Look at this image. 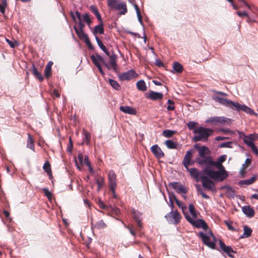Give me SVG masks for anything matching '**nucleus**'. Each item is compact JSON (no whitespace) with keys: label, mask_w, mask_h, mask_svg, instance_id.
<instances>
[{"label":"nucleus","mask_w":258,"mask_h":258,"mask_svg":"<svg viewBox=\"0 0 258 258\" xmlns=\"http://www.w3.org/2000/svg\"><path fill=\"white\" fill-rule=\"evenodd\" d=\"M196 189H197L198 192H199L201 195V196L203 197V198L206 199H210V197L204 193V192L203 191L200 185L196 184Z\"/></svg>","instance_id":"nucleus-42"},{"label":"nucleus","mask_w":258,"mask_h":258,"mask_svg":"<svg viewBox=\"0 0 258 258\" xmlns=\"http://www.w3.org/2000/svg\"><path fill=\"white\" fill-rule=\"evenodd\" d=\"M90 9L92 11V12L96 15L99 13V11H98L97 8L94 6H92L90 7Z\"/></svg>","instance_id":"nucleus-63"},{"label":"nucleus","mask_w":258,"mask_h":258,"mask_svg":"<svg viewBox=\"0 0 258 258\" xmlns=\"http://www.w3.org/2000/svg\"><path fill=\"white\" fill-rule=\"evenodd\" d=\"M212 99L216 102L220 104L233 109V106L235 102L232 101L225 98H223L217 96H213Z\"/></svg>","instance_id":"nucleus-9"},{"label":"nucleus","mask_w":258,"mask_h":258,"mask_svg":"<svg viewBox=\"0 0 258 258\" xmlns=\"http://www.w3.org/2000/svg\"><path fill=\"white\" fill-rule=\"evenodd\" d=\"M133 217L134 220L137 223L138 226L141 229L142 227V214L134 209L132 210Z\"/></svg>","instance_id":"nucleus-16"},{"label":"nucleus","mask_w":258,"mask_h":258,"mask_svg":"<svg viewBox=\"0 0 258 258\" xmlns=\"http://www.w3.org/2000/svg\"><path fill=\"white\" fill-rule=\"evenodd\" d=\"M109 84L114 89L116 90H119L120 89V86L119 84L115 80L109 79L108 80Z\"/></svg>","instance_id":"nucleus-38"},{"label":"nucleus","mask_w":258,"mask_h":258,"mask_svg":"<svg viewBox=\"0 0 258 258\" xmlns=\"http://www.w3.org/2000/svg\"><path fill=\"white\" fill-rule=\"evenodd\" d=\"M138 89L141 91H145L147 90V87L145 81L143 80H140L137 83Z\"/></svg>","instance_id":"nucleus-34"},{"label":"nucleus","mask_w":258,"mask_h":258,"mask_svg":"<svg viewBox=\"0 0 258 258\" xmlns=\"http://www.w3.org/2000/svg\"><path fill=\"white\" fill-rule=\"evenodd\" d=\"M135 74V72L133 70H131L121 74L119 76V79L121 81L130 80L134 78Z\"/></svg>","instance_id":"nucleus-20"},{"label":"nucleus","mask_w":258,"mask_h":258,"mask_svg":"<svg viewBox=\"0 0 258 258\" xmlns=\"http://www.w3.org/2000/svg\"><path fill=\"white\" fill-rule=\"evenodd\" d=\"M186 170L189 172L190 176L194 178L197 182L201 180V176H205L206 174L205 172H204V169L200 171L198 169L196 168H189L187 167V168H186Z\"/></svg>","instance_id":"nucleus-8"},{"label":"nucleus","mask_w":258,"mask_h":258,"mask_svg":"<svg viewBox=\"0 0 258 258\" xmlns=\"http://www.w3.org/2000/svg\"><path fill=\"white\" fill-rule=\"evenodd\" d=\"M32 71L34 76L36 77L41 82L43 80V76L41 73L37 71V69L34 64L32 65Z\"/></svg>","instance_id":"nucleus-33"},{"label":"nucleus","mask_w":258,"mask_h":258,"mask_svg":"<svg viewBox=\"0 0 258 258\" xmlns=\"http://www.w3.org/2000/svg\"><path fill=\"white\" fill-rule=\"evenodd\" d=\"M227 120V118L224 117L216 116L210 117L206 120V122H212L214 124H223Z\"/></svg>","instance_id":"nucleus-22"},{"label":"nucleus","mask_w":258,"mask_h":258,"mask_svg":"<svg viewBox=\"0 0 258 258\" xmlns=\"http://www.w3.org/2000/svg\"><path fill=\"white\" fill-rule=\"evenodd\" d=\"M189 211L191 215V218L194 219H197V214L194 206L192 204H190L188 206Z\"/></svg>","instance_id":"nucleus-36"},{"label":"nucleus","mask_w":258,"mask_h":258,"mask_svg":"<svg viewBox=\"0 0 258 258\" xmlns=\"http://www.w3.org/2000/svg\"><path fill=\"white\" fill-rule=\"evenodd\" d=\"M212 99L216 102L220 104L233 109V106L235 102L232 101L225 98H223L217 96H213Z\"/></svg>","instance_id":"nucleus-10"},{"label":"nucleus","mask_w":258,"mask_h":258,"mask_svg":"<svg viewBox=\"0 0 258 258\" xmlns=\"http://www.w3.org/2000/svg\"><path fill=\"white\" fill-rule=\"evenodd\" d=\"M124 226H125V227H126V228H127L129 230L131 234L132 235H133L134 236H136V233L134 231V228L133 226H131V227H130L129 226H126V225H124Z\"/></svg>","instance_id":"nucleus-59"},{"label":"nucleus","mask_w":258,"mask_h":258,"mask_svg":"<svg viewBox=\"0 0 258 258\" xmlns=\"http://www.w3.org/2000/svg\"><path fill=\"white\" fill-rule=\"evenodd\" d=\"M92 227L93 228H96L98 229H104L107 227V225L105 223L103 220H101L97 222L94 225L92 223Z\"/></svg>","instance_id":"nucleus-32"},{"label":"nucleus","mask_w":258,"mask_h":258,"mask_svg":"<svg viewBox=\"0 0 258 258\" xmlns=\"http://www.w3.org/2000/svg\"><path fill=\"white\" fill-rule=\"evenodd\" d=\"M78 160L80 163V164H83V160L84 158V156L82 153H79L78 155Z\"/></svg>","instance_id":"nucleus-61"},{"label":"nucleus","mask_w":258,"mask_h":258,"mask_svg":"<svg viewBox=\"0 0 258 258\" xmlns=\"http://www.w3.org/2000/svg\"><path fill=\"white\" fill-rule=\"evenodd\" d=\"M196 124H197V122L193 121H190L188 122V123L187 124V126L189 130H194L196 128L195 126H196Z\"/></svg>","instance_id":"nucleus-50"},{"label":"nucleus","mask_w":258,"mask_h":258,"mask_svg":"<svg viewBox=\"0 0 258 258\" xmlns=\"http://www.w3.org/2000/svg\"><path fill=\"white\" fill-rule=\"evenodd\" d=\"M233 109L237 111L242 110L250 115H256V114L249 107L245 105H241L237 102H235L233 106Z\"/></svg>","instance_id":"nucleus-12"},{"label":"nucleus","mask_w":258,"mask_h":258,"mask_svg":"<svg viewBox=\"0 0 258 258\" xmlns=\"http://www.w3.org/2000/svg\"><path fill=\"white\" fill-rule=\"evenodd\" d=\"M175 201L177 204V205L180 208L182 209L183 211V213L184 212V210L186 209V206L183 203L180 202L178 199H177L175 197H174Z\"/></svg>","instance_id":"nucleus-45"},{"label":"nucleus","mask_w":258,"mask_h":258,"mask_svg":"<svg viewBox=\"0 0 258 258\" xmlns=\"http://www.w3.org/2000/svg\"><path fill=\"white\" fill-rule=\"evenodd\" d=\"M215 166L219 169V171H214L210 169H204V172H205L208 176L214 180L222 181L228 177V173L225 170L224 166L221 163L218 161H214L212 167Z\"/></svg>","instance_id":"nucleus-1"},{"label":"nucleus","mask_w":258,"mask_h":258,"mask_svg":"<svg viewBox=\"0 0 258 258\" xmlns=\"http://www.w3.org/2000/svg\"><path fill=\"white\" fill-rule=\"evenodd\" d=\"M226 225L227 226L228 229L231 231H235V228L232 226V223L228 221H225Z\"/></svg>","instance_id":"nucleus-58"},{"label":"nucleus","mask_w":258,"mask_h":258,"mask_svg":"<svg viewBox=\"0 0 258 258\" xmlns=\"http://www.w3.org/2000/svg\"><path fill=\"white\" fill-rule=\"evenodd\" d=\"M198 151H199V157H206V154H209L210 153V151L209 149L205 146H202L201 147H198Z\"/></svg>","instance_id":"nucleus-29"},{"label":"nucleus","mask_w":258,"mask_h":258,"mask_svg":"<svg viewBox=\"0 0 258 258\" xmlns=\"http://www.w3.org/2000/svg\"><path fill=\"white\" fill-rule=\"evenodd\" d=\"M134 7L135 9L136 10L138 19L139 22L140 23V24L142 25H143V22L142 21V16H141L140 11V9L139 8L138 5L137 4H134Z\"/></svg>","instance_id":"nucleus-39"},{"label":"nucleus","mask_w":258,"mask_h":258,"mask_svg":"<svg viewBox=\"0 0 258 258\" xmlns=\"http://www.w3.org/2000/svg\"><path fill=\"white\" fill-rule=\"evenodd\" d=\"M74 29L80 39L85 40L86 38L88 37L87 34L85 33L83 30H79V29H78L76 26H74Z\"/></svg>","instance_id":"nucleus-31"},{"label":"nucleus","mask_w":258,"mask_h":258,"mask_svg":"<svg viewBox=\"0 0 258 258\" xmlns=\"http://www.w3.org/2000/svg\"><path fill=\"white\" fill-rule=\"evenodd\" d=\"M236 14L239 17H241V18H243V17H248V13L245 11H243V12L237 11Z\"/></svg>","instance_id":"nucleus-54"},{"label":"nucleus","mask_w":258,"mask_h":258,"mask_svg":"<svg viewBox=\"0 0 258 258\" xmlns=\"http://www.w3.org/2000/svg\"><path fill=\"white\" fill-rule=\"evenodd\" d=\"M163 94L162 93L150 91L148 94L146 95V97L152 100H161L163 98Z\"/></svg>","instance_id":"nucleus-23"},{"label":"nucleus","mask_w":258,"mask_h":258,"mask_svg":"<svg viewBox=\"0 0 258 258\" xmlns=\"http://www.w3.org/2000/svg\"><path fill=\"white\" fill-rule=\"evenodd\" d=\"M196 161L200 166H205V169H209L212 167V164L214 163V161L210 156L198 157L196 159Z\"/></svg>","instance_id":"nucleus-7"},{"label":"nucleus","mask_w":258,"mask_h":258,"mask_svg":"<svg viewBox=\"0 0 258 258\" xmlns=\"http://www.w3.org/2000/svg\"><path fill=\"white\" fill-rule=\"evenodd\" d=\"M45 76L46 78H48L50 76L51 74V69H48L47 68H45L44 71Z\"/></svg>","instance_id":"nucleus-57"},{"label":"nucleus","mask_w":258,"mask_h":258,"mask_svg":"<svg viewBox=\"0 0 258 258\" xmlns=\"http://www.w3.org/2000/svg\"><path fill=\"white\" fill-rule=\"evenodd\" d=\"M192 156V152L191 150H188L186 152L182 161L183 164L185 168H187V167H188L189 165L193 164V162H191Z\"/></svg>","instance_id":"nucleus-19"},{"label":"nucleus","mask_w":258,"mask_h":258,"mask_svg":"<svg viewBox=\"0 0 258 258\" xmlns=\"http://www.w3.org/2000/svg\"><path fill=\"white\" fill-rule=\"evenodd\" d=\"M27 147L31 149L33 151H35L34 141L30 134H28Z\"/></svg>","instance_id":"nucleus-30"},{"label":"nucleus","mask_w":258,"mask_h":258,"mask_svg":"<svg viewBox=\"0 0 258 258\" xmlns=\"http://www.w3.org/2000/svg\"><path fill=\"white\" fill-rule=\"evenodd\" d=\"M232 144H233V143L232 142H224V143H221L219 145V147L232 148L233 147Z\"/></svg>","instance_id":"nucleus-47"},{"label":"nucleus","mask_w":258,"mask_h":258,"mask_svg":"<svg viewBox=\"0 0 258 258\" xmlns=\"http://www.w3.org/2000/svg\"><path fill=\"white\" fill-rule=\"evenodd\" d=\"M170 185L173 188L177 190L178 193L186 194L187 192V190L185 187L180 183L173 182L171 183Z\"/></svg>","instance_id":"nucleus-21"},{"label":"nucleus","mask_w":258,"mask_h":258,"mask_svg":"<svg viewBox=\"0 0 258 258\" xmlns=\"http://www.w3.org/2000/svg\"><path fill=\"white\" fill-rule=\"evenodd\" d=\"M196 189H197L198 192H199L201 195V196L203 197V198L206 199H210V197L204 193V192L203 191L200 185L196 184Z\"/></svg>","instance_id":"nucleus-40"},{"label":"nucleus","mask_w":258,"mask_h":258,"mask_svg":"<svg viewBox=\"0 0 258 258\" xmlns=\"http://www.w3.org/2000/svg\"><path fill=\"white\" fill-rule=\"evenodd\" d=\"M252 233V229L248 226L245 225L243 226V233L240 237V238L249 237Z\"/></svg>","instance_id":"nucleus-28"},{"label":"nucleus","mask_w":258,"mask_h":258,"mask_svg":"<svg viewBox=\"0 0 258 258\" xmlns=\"http://www.w3.org/2000/svg\"><path fill=\"white\" fill-rule=\"evenodd\" d=\"M84 42L90 49L92 50L93 49V46H92L88 37L84 40Z\"/></svg>","instance_id":"nucleus-55"},{"label":"nucleus","mask_w":258,"mask_h":258,"mask_svg":"<svg viewBox=\"0 0 258 258\" xmlns=\"http://www.w3.org/2000/svg\"><path fill=\"white\" fill-rule=\"evenodd\" d=\"M165 217L170 223L177 225L180 222L181 215L177 210H171Z\"/></svg>","instance_id":"nucleus-6"},{"label":"nucleus","mask_w":258,"mask_h":258,"mask_svg":"<svg viewBox=\"0 0 258 258\" xmlns=\"http://www.w3.org/2000/svg\"><path fill=\"white\" fill-rule=\"evenodd\" d=\"M44 170L48 174L51 175V167L48 162H45L43 166Z\"/></svg>","instance_id":"nucleus-43"},{"label":"nucleus","mask_w":258,"mask_h":258,"mask_svg":"<svg viewBox=\"0 0 258 258\" xmlns=\"http://www.w3.org/2000/svg\"><path fill=\"white\" fill-rule=\"evenodd\" d=\"M196 189H197L198 192H199L201 195V196L203 197V198L206 199H210V197L204 193V192L203 191L200 185L196 184Z\"/></svg>","instance_id":"nucleus-41"},{"label":"nucleus","mask_w":258,"mask_h":258,"mask_svg":"<svg viewBox=\"0 0 258 258\" xmlns=\"http://www.w3.org/2000/svg\"><path fill=\"white\" fill-rule=\"evenodd\" d=\"M95 39L100 49L102 50H104V49H105L106 47L103 44L102 42L99 39V37L97 36H96Z\"/></svg>","instance_id":"nucleus-48"},{"label":"nucleus","mask_w":258,"mask_h":258,"mask_svg":"<svg viewBox=\"0 0 258 258\" xmlns=\"http://www.w3.org/2000/svg\"><path fill=\"white\" fill-rule=\"evenodd\" d=\"M165 144L170 149H175L177 148V144L170 140H166Z\"/></svg>","instance_id":"nucleus-35"},{"label":"nucleus","mask_w":258,"mask_h":258,"mask_svg":"<svg viewBox=\"0 0 258 258\" xmlns=\"http://www.w3.org/2000/svg\"><path fill=\"white\" fill-rule=\"evenodd\" d=\"M213 132V130L211 128L202 126L198 127L193 131L195 135L192 138V140L196 142L199 141L206 142L208 141L209 137L212 135Z\"/></svg>","instance_id":"nucleus-2"},{"label":"nucleus","mask_w":258,"mask_h":258,"mask_svg":"<svg viewBox=\"0 0 258 258\" xmlns=\"http://www.w3.org/2000/svg\"><path fill=\"white\" fill-rule=\"evenodd\" d=\"M109 188L114 189L116 187V175L113 170H110L108 175Z\"/></svg>","instance_id":"nucleus-14"},{"label":"nucleus","mask_w":258,"mask_h":258,"mask_svg":"<svg viewBox=\"0 0 258 258\" xmlns=\"http://www.w3.org/2000/svg\"><path fill=\"white\" fill-rule=\"evenodd\" d=\"M219 243L222 250L227 253L229 257H233V255L232 254V253H235V251L233 250L232 247L230 246L226 245L222 240H219Z\"/></svg>","instance_id":"nucleus-15"},{"label":"nucleus","mask_w":258,"mask_h":258,"mask_svg":"<svg viewBox=\"0 0 258 258\" xmlns=\"http://www.w3.org/2000/svg\"><path fill=\"white\" fill-rule=\"evenodd\" d=\"M226 155H223L220 156L218 158V160L217 161L222 163V162H224L226 160Z\"/></svg>","instance_id":"nucleus-60"},{"label":"nucleus","mask_w":258,"mask_h":258,"mask_svg":"<svg viewBox=\"0 0 258 258\" xmlns=\"http://www.w3.org/2000/svg\"><path fill=\"white\" fill-rule=\"evenodd\" d=\"M107 5L111 9L118 11L121 15L127 12L126 3L121 0H108Z\"/></svg>","instance_id":"nucleus-4"},{"label":"nucleus","mask_w":258,"mask_h":258,"mask_svg":"<svg viewBox=\"0 0 258 258\" xmlns=\"http://www.w3.org/2000/svg\"><path fill=\"white\" fill-rule=\"evenodd\" d=\"M207 175L201 176V181L203 186L209 190H214L215 189V184L208 177Z\"/></svg>","instance_id":"nucleus-11"},{"label":"nucleus","mask_w":258,"mask_h":258,"mask_svg":"<svg viewBox=\"0 0 258 258\" xmlns=\"http://www.w3.org/2000/svg\"><path fill=\"white\" fill-rule=\"evenodd\" d=\"M173 69L174 70L178 73H180L183 71L182 66L178 62H175L173 64Z\"/></svg>","instance_id":"nucleus-37"},{"label":"nucleus","mask_w":258,"mask_h":258,"mask_svg":"<svg viewBox=\"0 0 258 258\" xmlns=\"http://www.w3.org/2000/svg\"><path fill=\"white\" fill-rule=\"evenodd\" d=\"M119 109L123 113L128 114L135 115L137 113L136 110L129 106H121Z\"/></svg>","instance_id":"nucleus-24"},{"label":"nucleus","mask_w":258,"mask_h":258,"mask_svg":"<svg viewBox=\"0 0 258 258\" xmlns=\"http://www.w3.org/2000/svg\"><path fill=\"white\" fill-rule=\"evenodd\" d=\"M151 151L157 158H162L164 156L163 152L157 145L152 146L151 148Z\"/></svg>","instance_id":"nucleus-17"},{"label":"nucleus","mask_w":258,"mask_h":258,"mask_svg":"<svg viewBox=\"0 0 258 258\" xmlns=\"http://www.w3.org/2000/svg\"><path fill=\"white\" fill-rule=\"evenodd\" d=\"M43 190L44 192L45 195L47 197L48 199L50 200L52 198V194L49 191L47 188H43Z\"/></svg>","instance_id":"nucleus-53"},{"label":"nucleus","mask_w":258,"mask_h":258,"mask_svg":"<svg viewBox=\"0 0 258 258\" xmlns=\"http://www.w3.org/2000/svg\"><path fill=\"white\" fill-rule=\"evenodd\" d=\"M256 179L255 176H252L250 179H246L241 181L242 183H244L246 185H250L253 183Z\"/></svg>","instance_id":"nucleus-46"},{"label":"nucleus","mask_w":258,"mask_h":258,"mask_svg":"<svg viewBox=\"0 0 258 258\" xmlns=\"http://www.w3.org/2000/svg\"><path fill=\"white\" fill-rule=\"evenodd\" d=\"M91 58L96 66H97V65H100L101 63H102L108 70L111 69L110 64H107L102 56L97 54L92 55Z\"/></svg>","instance_id":"nucleus-13"},{"label":"nucleus","mask_w":258,"mask_h":258,"mask_svg":"<svg viewBox=\"0 0 258 258\" xmlns=\"http://www.w3.org/2000/svg\"><path fill=\"white\" fill-rule=\"evenodd\" d=\"M90 19V17H89V15L87 13H85L84 14L82 17V22H84V23H86L87 22V21H88V20Z\"/></svg>","instance_id":"nucleus-56"},{"label":"nucleus","mask_w":258,"mask_h":258,"mask_svg":"<svg viewBox=\"0 0 258 258\" xmlns=\"http://www.w3.org/2000/svg\"><path fill=\"white\" fill-rule=\"evenodd\" d=\"M206 231V232H200L199 236L201 238L202 242L205 245L214 249L216 247V238L210 230Z\"/></svg>","instance_id":"nucleus-3"},{"label":"nucleus","mask_w":258,"mask_h":258,"mask_svg":"<svg viewBox=\"0 0 258 258\" xmlns=\"http://www.w3.org/2000/svg\"><path fill=\"white\" fill-rule=\"evenodd\" d=\"M183 215L186 220L192 226L197 228H202L205 230H208V226L207 223L202 219H194L188 215L187 213L183 212Z\"/></svg>","instance_id":"nucleus-5"},{"label":"nucleus","mask_w":258,"mask_h":258,"mask_svg":"<svg viewBox=\"0 0 258 258\" xmlns=\"http://www.w3.org/2000/svg\"><path fill=\"white\" fill-rule=\"evenodd\" d=\"M83 134L84 135L85 139V140H86L87 143L88 144L90 141V138H91L90 134L86 131H84Z\"/></svg>","instance_id":"nucleus-51"},{"label":"nucleus","mask_w":258,"mask_h":258,"mask_svg":"<svg viewBox=\"0 0 258 258\" xmlns=\"http://www.w3.org/2000/svg\"><path fill=\"white\" fill-rule=\"evenodd\" d=\"M96 182L98 185V190H100V188L103 185V181H99L98 179L96 180Z\"/></svg>","instance_id":"nucleus-62"},{"label":"nucleus","mask_w":258,"mask_h":258,"mask_svg":"<svg viewBox=\"0 0 258 258\" xmlns=\"http://www.w3.org/2000/svg\"><path fill=\"white\" fill-rule=\"evenodd\" d=\"M168 103H169V105H168V106L167 107V110H173L175 108L174 102L172 100L169 99L168 100Z\"/></svg>","instance_id":"nucleus-52"},{"label":"nucleus","mask_w":258,"mask_h":258,"mask_svg":"<svg viewBox=\"0 0 258 258\" xmlns=\"http://www.w3.org/2000/svg\"><path fill=\"white\" fill-rule=\"evenodd\" d=\"M256 137H258V136L254 134H250L245 137L243 141L247 146L251 147L254 145L253 141L256 139Z\"/></svg>","instance_id":"nucleus-18"},{"label":"nucleus","mask_w":258,"mask_h":258,"mask_svg":"<svg viewBox=\"0 0 258 258\" xmlns=\"http://www.w3.org/2000/svg\"><path fill=\"white\" fill-rule=\"evenodd\" d=\"M7 7V5H5L3 4H0V12L1 13L4 14L5 13V9Z\"/></svg>","instance_id":"nucleus-64"},{"label":"nucleus","mask_w":258,"mask_h":258,"mask_svg":"<svg viewBox=\"0 0 258 258\" xmlns=\"http://www.w3.org/2000/svg\"><path fill=\"white\" fill-rule=\"evenodd\" d=\"M109 57L110 63L108 64H110V66L111 67V69H112L114 71H116L117 68L116 63L117 55L113 53Z\"/></svg>","instance_id":"nucleus-25"},{"label":"nucleus","mask_w":258,"mask_h":258,"mask_svg":"<svg viewBox=\"0 0 258 258\" xmlns=\"http://www.w3.org/2000/svg\"><path fill=\"white\" fill-rule=\"evenodd\" d=\"M223 188L226 189L227 192L229 194L230 196L232 197H233L234 196V190L231 186H225Z\"/></svg>","instance_id":"nucleus-49"},{"label":"nucleus","mask_w":258,"mask_h":258,"mask_svg":"<svg viewBox=\"0 0 258 258\" xmlns=\"http://www.w3.org/2000/svg\"><path fill=\"white\" fill-rule=\"evenodd\" d=\"M104 31L103 24H99L94 27V29L92 30V33L96 37L97 34H103Z\"/></svg>","instance_id":"nucleus-27"},{"label":"nucleus","mask_w":258,"mask_h":258,"mask_svg":"<svg viewBox=\"0 0 258 258\" xmlns=\"http://www.w3.org/2000/svg\"><path fill=\"white\" fill-rule=\"evenodd\" d=\"M174 133L173 131L166 130L163 132L162 134L166 138H170L174 135Z\"/></svg>","instance_id":"nucleus-44"},{"label":"nucleus","mask_w":258,"mask_h":258,"mask_svg":"<svg viewBox=\"0 0 258 258\" xmlns=\"http://www.w3.org/2000/svg\"><path fill=\"white\" fill-rule=\"evenodd\" d=\"M242 210L243 213L248 217L251 218L254 215L253 209L248 206L243 207Z\"/></svg>","instance_id":"nucleus-26"}]
</instances>
